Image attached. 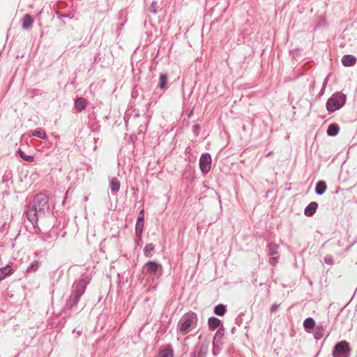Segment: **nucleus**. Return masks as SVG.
I'll list each match as a JSON object with an SVG mask.
<instances>
[{"instance_id": "nucleus-1", "label": "nucleus", "mask_w": 357, "mask_h": 357, "mask_svg": "<svg viewBox=\"0 0 357 357\" xmlns=\"http://www.w3.org/2000/svg\"><path fill=\"white\" fill-rule=\"evenodd\" d=\"M50 211L47 197L43 193L35 195L33 201L25 208L27 219L33 225L37 224L38 218Z\"/></svg>"}, {"instance_id": "nucleus-2", "label": "nucleus", "mask_w": 357, "mask_h": 357, "mask_svg": "<svg viewBox=\"0 0 357 357\" xmlns=\"http://www.w3.org/2000/svg\"><path fill=\"white\" fill-rule=\"evenodd\" d=\"M86 285L87 282L84 278L74 282L73 286V291L66 304V307L67 309L71 310L78 303L80 297L85 292Z\"/></svg>"}, {"instance_id": "nucleus-3", "label": "nucleus", "mask_w": 357, "mask_h": 357, "mask_svg": "<svg viewBox=\"0 0 357 357\" xmlns=\"http://www.w3.org/2000/svg\"><path fill=\"white\" fill-rule=\"evenodd\" d=\"M346 95L341 92H336L329 98L326 102V109L329 113L340 109L346 102Z\"/></svg>"}, {"instance_id": "nucleus-4", "label": "nucleus", "mask_w": 357, "mask_h": 357, "mask_svg": "<svg viewBox=\"0 0 357 357\" xmlns=\"http://www.w3.org/2000/svg\"><path fill=\"white\" fill-rule=\"evenodd\" d=\"M197 316L195 313L189 312L185 314L178 322V330L183 334L188 332L191 326H196Z\"/></svg>"}, {"instance_id": "nucleus-5", "label": "nucleus", "mask_w": 357, "mask_h": 357, "mask_svg": "<svg viewBox=\"0 0 357 357\" xmlns=\"http://www.w3.org/2000/svg\"><path fill=\"white\" fill-rule=\"evenodd\" d=\"M350 351L349 343L346 341H340L333 348V357H349Z\"/></svg>"}, {"instance_id": "nucleus-6", "label": "nucleus", "mask_w": 357, "mask_h": 357, "mask_svg": "<svg viewBox=\"0 0 357 357\" xmlns=\"http://www.w3.org/2000/svg\"><path fill=\"white\" fill-rule=\"evenodd\" d=\"M211 156L208 153H202L200 156L199 165L202 173L204 175L207 174L211 167Z\"/></svg>"}, {"instance_id": "nucleus-7", "label": "nucleus", "mask_w": 357, "mask_h": 357, "mask_svg": "<svg viewBox=\"0 0 357 357\" xmlns=\"http://www.w3.org/2000/svg\"><path fill=\"white\" fill-rule=\"evenodd\" d=\"M144 271L151 276H155L159 270L162 269V266L154 261H149L144 267Z\"/></svg>"}, {"instance_id": "nucleus-8", "label": "nucleus", "mask_w": 357, "mask_h": 357, "mask_svg": "<svg viewBox=\"0 0 357 357\" xmlns=\"http://www.w3.org/2000/svg\"><path fill=\"white\" fill-rule=\"evenodd\" d=\"M144 226V215H139L135 225V236L139 241L142 239V234Z\"/></svg>"}, {"instance_id": "nucleus-9", "label": "nucleus", "mask_w": 357, "mask_h": 357, "mask_svg": "<svg viewBox=\"0 0 357 357\" xmlns=\"http://www.w3.org/2000/svg\"><path fill=\"white\" fill-rule=\"evenodd\" d=\"M156 357H174V350L170 344L159 350Z\"/></svg>"}, {"instance_id": "nucleus-10", "label": "nucleus", "mask_w": 357, "mask_h": 357, "mask_svg": "<svg viewBox=\"0 0 357 357\" xmlns=\"http://www.w3.org/2000/svg\"><path fill=\"white\" fill-rule=\"evenodd\" d=\"M225 334V328L223 327L220 328L215 333L213 340V348L219 347V345L222 343L221 340Z\"/></svg>"}, {"instance_id": "nucleus-11", "label": "nucleus", "mask_w": 357, "mask_h": 357, "mask_svg": "<svg viewBox=\"0 0 357 357\" xmlns=\"http://www.w3.org/2000/svg\"><path fill=\"white\" fill-rule=\"evenodd\" d=\"M120 181L116 177H112L109 181V188L112 195H116L120 189Z\"/></svg>"}, {"instance_id": "nucleus-12", "label": "nucleus", "mask_w": 357, "mask_h": 357, "mask_svg": "<svg viewBox=\"0 0 357 357\" xmlns=\"http://www.w3.org/2000/svg\"><path fill=\"white\" fill-rule=\"evenodd\" d=\"M318 208V204L316 202H311L305 208L304 213L307 217L312 216Z\"/></svg>"}, {"instance_id": "nucleus-13", "label": "nucleus", "mask_w": 357, "mask_h": 357, "mask_svg": "<svg viewBox=\"0 0 357 357\" xmlns=\"http://www.w3.org/2000/svg\"><path fill=\"white\" fill-rule=\"evenodd\" d=\"M356 62V58L351 54H346L342 59V65L347 67L354 66Z\"/></svg>"}, {"instance_id": "nucleus-14", "label": "nucleus", "mask_w": 357, "mask_h": 357, "mask_svg": "<svg viewBox=\"0 0 357 357\" xmlns=\"http://www.w3.org/2000/svg\"><path fill=\"white\" fill-rule=\"evenodd\" d=\"M33 24V19L29 14H26L22 18V26L24 29L29 30Z\"/></svg>"}, {"instance_id": "nucleus-15", "label": "nucleus", "mask_w": 357, "mask_h": 357, "mask_svg": "<svg viewBox=\"0 0 357 357\" xmlns=\"http://www.w3.org/2000/svg\"><path fill=\"white\" fill-rule=\"evenodd\" d=\"M74 105L75 108L77 110V112H80L86 109L87 102L85 98L80 97L75 100Z\"/></svg>"}, {"instance_id": "nucleus-16", "label": "nucleus", "mask_w": 357, "mask_h": 357, "mask_svg": "<svg viewBox=\"0 0 357 357\" xmlns=\"http://www.w3.org/2000/svg\"><path fill=\"white\" fill-rule=\"evenodd\" d=\"M327 188V185L325 181H319L317 183L315 186V193L318 195H323Z\"/></svg>"}, {"instance_id": "nucleus-17", "label": "nucleus", "mask_w": 357, "mask_h": 357, "mask_svg": "<svg viewBox=\"0 0 357 357\" xmlns=\"http://www.w3.org/2000/svg\"><path fill=\"white\" fill-rule=\"evenodd\" d=\"M340 130V127L337 123H331L328 126L327 129V135L331 137L336 136Z\"/></svg>"}, {"instance_id": "nucleus-18", "label": "nucleus", "mask_w": 357, "mask_h": 357, "mask_svg": "<svg viewBox=\"0 0 357 357\" xmlns=\"http://www.w3.org/2000/svg\"><path fill=\"white\" fill-rule=\"evenodd\" d=\"M220 323L221 321L218 318L215 317H211L208 318V327L211 330L213 331L217 328L220 326Z\"/></svg>"}, {"instance_id": "nucleus-19", "label": "nucleus", "mask_w": 357, "mask_h": 357, "mask_svg": "<svg viewBox=\"0 0 357 357\" xmlns=\"http://www.w3.org/2000/svg\"><path fill=\"white\" fill-rule=\"evenodd\" d=\"M267 247L268 248V255L275 256L278 254L279 246L278 244L271 242L268 243Z\"/></svg>"}, {"instance_id": "nucleus-20", "label": "nucleus", "mask_w": 357, "mask_h": 357, "mask_svg": "<svg viewBox=\"0 0 357 357\" xmlns=\"http://www.w3.org/2000/svg\"><path fill=\"white\" fill-rule=\"evenodd\" d=\"M13 272L12 268L7 265L5 267L0 268V282L3 280L7 275L11 274Z\"/></svg>"}, {"instance_id": "nucleus-21", "label": "nucleus", "mask_w": 357, "mask_h": 357, "mask_svg": "<svg viewBox=\"0 0 357 357\" xmlns=\"http://www.w3.org/2000/svg\"><path fill=\"white\" fill-rule=\"evenodd\" d=\"M168 76L166 73H161L159 77V82L158 84V87L160 89H164L166 88V85L167 84Z\"/></svg>"}, {"instance_id": "nucleus-22", "label": "nucleus", "mask_w": 357, "mask_h": 357, "mask_svg": "<svg viewBox=\"0 0 357 357\" xmlns=\"http://www.w3.org/2000/svg\"><path fill=\"white\" fill-rule=\"evenodd\" d=\"M324 333V328L322 325H319L315 327L314 332V337L316 340H320L323 337Z\"/></svg>"}, {"instance_id": "nucleus-23", "label": "nucleus", "mask_w": 357, "mask_h": 357, "mask_svg": "<svg viewBox=\"0 0 357 357\" xmlns=\"http://www.w3.org/2000/svg\"><path fill=\"white\" fill-rule=\"evenodd\" d=\"M17 155L20 157L22 159H23L24 160L26 161V162H33L34 160V158L33 155H26L22 150L21 149H19L17 150Z\"/></svg>"}, {"instance_id": "nucleus-24", "label": "nucleus", "mask_w": 357, "mask_h": 357, "mask_svg": "<svg viewBox=\"0 0 357 357\" xmlns=\"http://www.w3.org/2000/svg\"><path fill=\"white\" fill-rule=\"evenodd\" d=\"M214 313L218 316H223L227 312L226 305L218 304L214 307Z\"/></svg>"}, {"instance_id": "nucleus-25", "label": "nucleus", "mask_w": 357, "mask_h": 357, "mask_svg": "<svg viewBox=\"0 0 357 357\" xmlns=\"http://www.w3.org/2000/svg\"><path fill=\"white\" fill-rule=\"evenodd\" d=\"M155 246L153 243H150L146 245L144 248V255L146 257H151L153 256L152 252L154 250Z\"/></svg>"}, {"instance_id": "nucleus-26", "label": "nucleus", "mask_w": 357, "mask_h": 357, "mask_svg": "<svg viewBox=\"0 0 357 357\" xmlns=\"http://www.w3.org/2000/svg\"><path fill=\"white\" fill-rule=\"evenodd\" d=\"M315 326V321L312 317H307L303 322V327L305 330L314 328Z\"/></svg>"}, {"instance_id": "nucleus-27", "label": "nucleus", "mask_w": 357, "mask_h": 357, "mask_svg": "<svg viewBox=\"0 0 357 357\" xmlns=\"http://www.w3.org/2000/svg\"><path fill=\"white\" fill-rule=\"evenodd\" d=\"M40 262L37 260L32 261L30 265L26 268L27 273H34L39 268Z\"/></svg>"}, {"instance_id": "nucleus-28", "label": "nucleus", "mask_w": 357, "mask_h": 357, "mask_svg": "<svg viewBox=\"0 0 357 357\" xmlns=\"http://www.w3.org/2000/svg\"><path fill=\"white\" fill-rule=\"evenodd\" d=\"M31 135L43 139H45L47 138L45 132L40 128H38L32 131Z\"/></svg>"}, {"instance_id": "nucleus-29", "label": "nucleus", "mask_w": 357, "mask_h": 357, "mask_svg": "<svg viewBox=\"0 0 357 357\" xmlns=\"http://www.w3.org/2000/svg\"><path fill=\"white\" fill-rule=\"evenodd\" d=\"M41 238L43 241L51 243L54 241L55 236H52V233L50 232V233L43 234Z\"/></svg>"}, {"instance_id": "nucleus-30", "label": "nucleus", "mask_w": 357, "mask_h": 357, "mask_svg": "<svg viewBox=\"0 0 357 357\" xmlns=\"http://www.w3.org/2000/svg\"><path fill=\"white\" fill-rule=\"evenodd\" d=\"M157 8H158V2L156 1H153L149 7L150 12L153 14H156Z\"/></svg>"}, {"instance_id": "nucleus-31", "label": "nucleus", "mask_w": 357, "mask_h": 357, "mask_svg": "<svg viewBox=\"0 0 357 357\" xmlns=\"http://www.w3.org/2000/svg\"><path fill=\"white\" fill-rule=\"evenodd\" d=\"M328 76H327L325 79H324V82L323 83V85H322V87H321V89L320 91V93H319V96H321L324 91H325V89H326V85H327V83H328Z\"/></svg>"}, {"instance_id": "nucleus-32", "label": "nucleus", "mask_w": 357, "mask_h": 357, "mask_svg": "<svg viewBox=\"0 0 357 357\" xmlns=\"http://www.w3.org/2000/svg\"><path fill=\"white\" fill-rule=\"evenodd\" d=\"M193 132L197 136L200 131V126L199 124L196 123L192 126Z\"/></svg>"}, {"instance_id": "nucleus-33", "label": "nucleus", "mask_w": 357, "mask_h": 357, "mask_svg": "<svg viewBox=\"0 0 357 357\" xmlns=\"http://www.w3.org/2000/svg\"><path fill=\"white\" fill-rule=\"evenodd\" d=\"M324 262L327 264H333V259L331 255H327L324 257Z\"/></svg>"}, {"instance_id": "nucleus-34", "label": "nucleus", "mask_w": 357, "mask_h": 357, "mask_svg": "<svg viewBox=\"0 0 357 357\" xmlns=\"http://www.w3.org/2000/svg\"><path fill=\"white\" fill-rule=\"evenodd\" d=\"M190 357H205V355L202 354V351L193 352L190 354Z\"/></svg>"}, {"instance_id": "nucleus-35", "label": "nucleus", "mask_w": 357, "mask_h": 357, "mask_svg": "<svg viewBox=\"0 0 357 357\" xmlns=\"http://www.w3.org/2000/svg\"><path fill=\"white\" fill-rule=\"evenodd\" d=\"M279 307H280V305L278 304H276V303L273 304L270 309L271 312V313L275 312L278 310Z\"/></svg>"}, {"instance_id": "nucleus-36", "label": "nucleus", "mask_w": 357, "mask_h": 357, "mask_svg": "<svg viewBox=\"0 0 357 357\" xmlns=\"http://www.w3.org/2000/svg\"><path fill=\"white\" fill-rule=\"evenodd\" d=\"M277 257L271 256L269 259L270 264L275 266V264L277 263Z\"/></svg>"}, {"instance_id": "nucleus-37", "label": "nucleus", "mask_w": 357, "mask_h": 357, "mask_svg": "<svg viewBox=\"0 0 357 357\" xmlns=\"http://www.w3.org/2000/svg\"><path fill=\"white\" fill-rule=\"evenodd\" d=\"M58 17L61 20L63 17H69V15L67 14H60L57 13Z\"/></svg>"}, {"instance_id": "nucleus-38", "label": "nucleus", "mask_w": 357, "mask_h": 357, "mask_svg": "<svg viewBox=\"0 0 357 357\" xmlns=\"http://www.w3.org/2000/svg\"><path fill=\"white\" fill-rule=\"evenodd\" d=\"M73 333H76L77 335V337H79L81 335L82 331H76L75 329H74Z\"/></svg>"}, {"instance_id": "nucleus-39", "label": "nucleus", "mask_w": 357, "mask_h": 357, "mask_svg": "<svg viewBox=\"0 0 357 357\" xmlns=\"http://www.w3.org/2000/svg\"><path fill=\"white\" fill-rule=\"evenodd\" d=\"M139 215H144V209L141 210Z\"/></svg>"}, {"instance_id": "nucleus-40", "label": "nucleus", "mask_w": 357, "mask_h": 357, "mask_svg": "<svg viewBox=\"0 0 357 357\" xmlns=\"http://www.w3.org/2000/svg\"><path fill=\"white\" fill-rule=\"evenodd\" d=\"M271 154H272V152H271V151H270V152H268V153H267L266 156H269V155H271Z\"/></svg>"}]
</instances>
